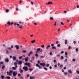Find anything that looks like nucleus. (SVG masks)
Here are the masks:
<instances>
[{"mask_svg": "<svg viewBox=\"0 0 79 79\" xmlns=\"http://www.w3.org/2000/svg\"><path fill=\"white\" fill-rule=\"evenodd\" d=\"M12 73H13V70H10L9 72H8V71H7L6 72V73L7 75L9 76H11L12 75Z\"/></svg>", "mask_w": 79, "mask_h": 79, "instance_id": "f257e3e1", "label": "nucleus"}, {"mask_svg": "<svg viewBox=\"0 0 79 79\" xmlns=\"http://www.w3.org/2000/svg\"><path fill=\"white\" fill-rule=\"evenodd\" d=\"M17 74H18V72H17V71H15L12 73V74L14 77H15V76H16Z\"/></svg>", "mask_w": 79, "mask_h": 79, "instance_id": "f03ea898", "label": "nucleus"}, {"mask_svg": "<svg viewBox=\"0 0 79 79\" xmlns=\"http://www.w3.org/2000/svg\"><path fill=\"white\" fill-rule=\"evenodd\" d=\"M30 64H31L30 63H27V62H26V63H25V64H24L25 65L28 66V67H29V68L31 67Z\"/></svg>", "mask_w": 79, "mask_h": 79, "instance_id": "7ed1b4c3", "label": "nucleus"}, {"mask_svg": "<svg viewBox=\"0 0 79 79\" xmlns=\"http://www.w3.org/2000/svg\"><path fill=\"white\" fill-rule=\"evenodd\" d=\"M23 69L25 70V71H28V68L27 67H23Z\"/></svg>", "mask_w": 79, "mask_h": 79, "instance_id": "20e7f679", "label": "nucleus"}, {"mask_svg": "<svg viewBox=\"0 0 79 79\" xmlns=\"http://www.w3.org/2000/svg\"><path fill=\"white\" fill-rule=\"evenodd\" d=\"M7 24L9 25V26L10 25H13V22H12L10 23V21L7 22Z\"/></svg>", "mask_w": 79, "mask_h": 79, "instance_id": "39448f33", "label": "nucleus"}, {"mask_svg": "<svg viewBox=\"0 0 79 79\" xmlns=\"http://www.w3.org/2000/svg\"><path fill=\"white\" fill-rule=\"evenodd\" d=\"M51 46L52 47V49H56V48L55 47H54V44H52Z\"/></svg>", "mask_w": 79, "mask_h": 79, "instance_id": "423d86ee", "label": "nucleus"}, {"mask_svg": "<svg viewBox=\"0 0 79 79\" xmlns=\"http://www.w3.org/2000/svg\"><path fill=\"white\" fill-rule=\"evenodd\" d=\"M13 48V45H11V46L10 48V47H8L7 48V49H8V50H11V48Z\"/></svg>", "mask_w": 79, "mask_h": 79, "instance_id": "0eeeda50", "label": "nucleus"}, {"mask_svg": "<svg viewBox=\"0 0 79 79\" xmlns=\"http://www.w3.org/2000/svg\"><path fill=\"white\" fill-rule=\"evenodd\" d=\"M32 53H33V52L32 51H30V53L28 54V56H31V55H32Z\"/></svg>", "mask_w": 79, "mask_h": 79, "instance_id": "6e6552de", "label": "nucleus"}, {"mask_svg": "<svg viewBox=\"0 0 79 79\" xmlns=\"http://www.w3.org/2000/svg\"><path fill=\"white\" fill-rule=\"evenodd\" d=\"M36 67H38L39 68V69H42V67H40V66L39 65V64H36Z\"/></svg>", "mask_w": 79, "mask_h": 79, "instance_id": "1a4fd4ad", "label": "nucleus"}, {"mask_svg": "<svg viewBox=\"0 0 79 79\" xmlns=\"http://www.w3.org/2000/svg\"><path fill=\"white\" fill-rule=\"evenodd\" d=\"M5 61L6 63H8L9 62V59L8 58H6L5 60Z\"/></svg>", "mask_w": 79, "mask_h": 79, "instance_id": "9d476101", "label": "nucleus"}, {"mask_svg": "<svg viewBox=\"0 0 79 79\" xmlns=\"http://www.w3.org/2000/svg\"><path fill=\"white\" fill-rule=\"evenodd\" d=\"M40 65L41 66H45V63H40Z\"/></svg>", "mask_w": 79, "mask_h": 79, "instance_id": "9b49d317", "label": "nucleus"}, {"mask_svg": "<svg viewBox=\"0 0 79 79\" xmlns=\"http://www.w3.org/2000/svg\"><path fill=\"white\" fill-rule=\"evenodd\" d=\"M15 47L16 48V50H18V49L19 48V46L18 45H16L15 46Z\"/></svg>", "mask_w": 79, "mask_h": 79, "instance_id": "f8f14e48", "label": "nucleus"}, {"mask_svg": "<svg viewBox=\"0 0 79 79\" xmlns=\"http://www.w3.org/2000/svg\"><path fill=\"white\" fill-rule=\"evenodd\" d=\"M12 59L13 60H14V61H15L16 60V57L15 56H13L12 57Z\"/></svg>", "mask_w": 79, "mask_h": 79, "instance_id": "ddd939ff", "label": "nucleus"}, {"mask_svg": "<svg viewBox=\"0 0 79 79\" xmlns=\"http://www.w3.org/2000/svg\"><path fill=\"white\" fill-rule=\"evenodd\" d=\"M19 71L20 73H23V70H22L21 69H19Z\"/></svg>", "mask_w": 79, "mask_h": 79, "instance_id": "4468645a", "label": "nucleus"}, {"mask_svg": "<svg viewBox=\"0 0 79 79\" xmlns=\"http://www.w3.org/2000/svg\"><path fill=\"white\" fill-rule=\"evenodd\" d=\"M50 48V45H48V46H47L46 47V49L47 50H48V49H49V48Z\"/></svg>", "mask_w": 79, "mask_h": 79, "instance_id": "2eb2a0df", "label": "nucleus"}, {"mask_svg": "<svg viewBox=\"0 0 79 79\" xmlns=\"http://www.w3.org/2000/svg\"><path fill=\"white\" fill-rule=\"evenodd\" d=\"M14 25V26H16V25H17V26H19V24L18 23H15Z\"/></svg>", "mask_w": 79, "mask_h": 79, "instance_id": "dca6fc26", "label": "nucleus"}, {"mask_svg": "<svg viewBox=\"0 0 79 79\" xmlns=\"http://www.w3.org/2000/svg\"><path fill=\"white\" fill-rule=\"evenodd\" d=\"M28 59H29V57H27L26 58H25V61H28Z\"/></svg>", "mask_w": 79, "mask_h": 79, "instance_id": "f3484780", "label": "nucleus"}, {"mask_svg": "<svg viewBox=\"0 0 79 79\" xmlns=\"http://www.w3.org/2000/svg\"><path fill=\"white\" fill-rule=\"evenodd\" d=\"M48 5H51V4H53V2H48Z\"/></svg>", "mask_w": 79, "mask_h": 79, "instance_id": "a211bd4d", "label": "nucleus"}, {"mask_svg": "<svg viewBox=\"0 0 79 79\" xmlns=\"http://www.w3.org/2000/svg\"><path fill=\"white\" fill-rule=\"evenodd\" d=\"M34 79V77H32V76H30V79Z\"/></svg>", "mask_w": 79, "mask_h": 79, "instance_id": "6ab92c4d", "label": "nucleus"}, {"mask_svg": "<svg viewBox=\"0 0 79 79\" xmlns=\"http://www.w3.org/2000/svg\"><path fill=\"white\" fill-rule=\"evenodd\" d=\"M19 24H24V22H22L21 21H20L19 22Z\"/></svg>", "mask_w": 79, "mask_h": 79, "instance_id": "aec40b11", "label": "nucleus"}, {"mask_svg": "<svg viewBox=\"0 0 79 79\" xmlns=\"http://www.w3.org/2000/svg\"><path fill=\"white\" fill-rule=\"evenodd\" d=\"M23 63V62H22V61H19V64H22Z\"/></svg>", "mask_w": 79, "mask_h": 79, "instance_id": "412c9836", "label": "nucleus"}, {"mask_svg": "<svg viewBox=\"0 0 79 79\" xmlns=\"http://www.w3.org/2000/svg\"><path fill=\"white\" fill-rule=\"evenodd\" d=\"M69 72L70 74H71V73H72V71H71V70H70V69L69 70Z\"/></svg>", "mask_w": 79, "mask_h": 79, "instance_id": "4be33fe9", "label": "nucleus"}, {"mask_svg": "<svg viewBox=\"0 0 79 79\" xmlns=\"http://www.w3.org/2000/svg\"><path fill=\"white\" fill-rule=\"evenodd\" d=\"M12 69L13 70H16V68L15 67H12Z\"/></svg>", "mask_w": 79, "mask_h": 79, "instance_id": "5701e85b", "label": "nucleus"}, {"mask_svg": "<svg viewBox=\"0 0 79 79\" xmlns=\"http://www.w3.org/2000/svg\"><path fill=\"white\" fill-rule=\"evenodd\" d=\"M9 11H10V10H8V9H7L6 10V13H8V12H9Z\"/></svg>", "mask_w": 79, "mask_h": 79, "instance_id": "b1692460", "label": "nucleus"}, {"mask_svg": "<svg viewBox=\"0 0 79 79\" xmlns=\"http://www.w3.org/2000/svg\"><path fill=\"white\" fill-rule=\"evenodd\" d=\"M6 54H9V52L8 51V49H6Z\"/></svg>", "mask_w": 79, "mask_h": 79, "instance_id": "393cba45", "label": "nucleus"}, {"mask_svg": "<svg viewBox=\"0 0 79 79\" xmlns=\"http://www.w3.org/2000/svg\"><path fill=\"white\" fill-rule=\"evenodd\" d=\"M35 42V40H32L31 41V43H34Z\"/></svg>", "mask_w": 79, "mask_h": 79, "instance_id": "a878e982", "label": "nucleus"}, {"mask_svg": "<svg viewBox=\"0 0 79 79\" xmlns=\"http://www.w3.org/2000/svg\"><path fill=\"white\" fill-rule=\"evenodd\" d=\"M40 50V48H38L37 49L36 51L37 52H39Z\"/></svg>", "mask_w": 79, "mask_h": 79, "instance_id": "bb28decb", "label": "nucleus"}, {"mask_svg": "<svg viewBox=\"0 0 79 79\" xmlns=\"http://www.w3.org/2000/svg\"><path fill=\"white\" fill-rule=\"evenodd\" d=\"M60 58L61 60H63L64 57H63V56H61Z\"/></svg>", "mask_w": 79, "mask_h": 79, "instance_id": "cd10ccee", "label": "nucleus"}, {"mask_svg": "<svg viewBox=\"0 0 79 79\" xmlns=\"http://www.w3.org/2000/svg\"><path fill=\"white\" fill-rule=\"evenodd\" d=\"M5 76H4L3 75H1V78H2V79H3V78H4Z\"/></svg>", "mask_w": 79, "mask_h": 79, "instance_id": "c85d7f7f", "label": "nucleus"}, {"mask_svg": "<svg viewBox=\"0 0 79 79\" xmlns=\"http://www.w3.org/2000/svg\"><path fill=\"white\" fill-rule=\"evenodd\" d=\"M6 79H10V77H9V76H7L6 77Z\"/></svg>", "mask_w": 79, "mask_h": 79, "instance_id": "c756f323", "label": "nucleus"}, {"mask_svg": "<svg viewBox=\"0 0 79 79\" xmlns=\"http://www.w3.org/2000/svg\"><path fill=\"white\" fill-rule=\"evenodd\" d=\"M19 28L20 29H22L23 28V26L22 25H21L19 27Z\"/></svg>", "mask_w": 79, "mask_h": 79, "instance_id": "7c9ffc66", "label": "nucleus"}, {"mask_svg": "<svg viewBox=\"0 0 79 79\" xmlns=\"http://www.w3.org/2000/svg\"><path fill=\"white\" fill-rule=\"evenodd\" d=\"M29 70H30V71L31 72V71H32V70H33V69L31 68H30L29 69Z\"/></svg>", "mask_w": 79, "mask_h": 79, "instance_id": "2f4dec72", "label": "nucleus"}, {"mask_svg": "<svg viewBox=\"0 0 79 79\" xmlns=\"http://www.w3.org/2000/svg\"><path fill=\"white\" fill-rule=\"evenodd\" d=\"M71 48V46H69L68 47V49H69V50H70Z\"/></svg>", "mask_w": 79, "mask_h": 79, "instance_id": "473e14b6", "label": "nucleus"}, {"mask_svg": "<svg viewBox=\"0 0 79 79\" xmlns=\"http://www.w3.org/2000/svg\"><path fill=\"white\" fill-rule=\"evenodd\" d=\"M4 68H5V66L4 65H3L2 66V69H4Z\"/></svg>", "mask_w": 79, "mask_h": 79, "instance_id": "72a5a7b5", "label": "nucleus"}, {"mask_svg": "<svg viewBox=\"0 0 79 79\" xmlns=\"http://www.w3.org/2000/svg\"><path fill=\"white\" fill-rule=\"evenodd\" d=\"M60 46H61V45H60V44H57V47H60Z\"/></svg>", "mask_w": 79, "mask_h": 79, "instance_id": "f704fd0d", "label": "nucleus"}, {"mask_svg": "<svg viewBox=\"0 0 79 79\" xmlns=\"http://www.w3.org/2000/svg\"><path fill=\"white\" fill-rule=\"evenodd\" d=\"M41 47L42 48H44V47H45V46H44V45H42Z\"/></svg>", "mask_w": 79, "mask_h": 79, "instance_id": "c9c22d12", "label": "nucleus"}, {"mask_svg": "<svg viewBox=\"0 0 79 79\" xmlns=\"http://www.w3.org/2000/svg\"><path fill=\"white\" fill-rule=\"evenodd\" d=\"M50 20H53V17H50Z\"/></svg>", "mask_w": 79, "mask_h": 79, "instance_id": "e433bc0d", "label": "nucleus"}, {"mask_svg": "<svg viewBox=\"0 0 79 79\" xmlns=\"http://www.w3.org/2000/svg\"><path fill=\"white\" fill-rule=\"evenodd\" d=\"M17 64H18V63H17V62H15L14 63V65H17Z\"/></svg>", "mask_w": 79, "mask_h": 79, "instance_id": "4c0bfd02", "label": "nucleus"}, {"mask_svg": "<svg viewBox=\"0 0 79 79\" xmlns=\"http://www.w3.org/2000/svg\"><path fill=\"white\" fill-rule=\"evenodd\" d=\"M31 5H34V3L32 1H31Z\"/></svg>", "mask_w": 79, "mask_h": 79, "instance_id": "58836bf2", "label": "nucleus"}, {"mask_svg": "<svg viewBox=\"0 0 79 79\" xmlns=\"http://www.w3.org/2000/svg\"><path fill=\"white\" fill-rule=\"evenodd\" d=\"M72 61H74V62L75 61H76V60H75V59H73L72 60Z\"/></svg>", "mask_w": 79, "mask_h": 79, "instance_id": "ea45409f", "label": "nucleus"}, {"mask_svg": "<svg viewBox=\"0 0 79 79\" xmlns=\"http://www.w3.org/2000/svg\"><path fill=\"white\" fill-rule=\"evenodd\" d=\"M15 10L17 11H18V8H16Z\"/></svg>", "mask_w": 79, "mask_h": 79, "instance_id": "a19ab883", "label": "nucleus"}, {"mask_svg": "<svg viewBox=\"0 0 79 79\" xmlns=\"http://www.w3.org/2000/svg\"><path fill=\"white\" fill-rule=\"evenodd\" d=\"M65 44H67V40H65Z\"/></svg>", "mask_w": 79, "mask_h": 79, "instance_id": "79ce46f5", "label": "nucleus"}, {"mask_svg": "<svg viewBox=\"0 0 79 79\" xmlns=\"http://www.w3.org/2000/svg\"><path fill=\"white\" fill-rule=\"evenodd\" d=\"M64 73L65 75H67V72H64Z\"/></svg>", "mask_w": 79, "mask_h": 79, "instance_id": "37998d69", "label": "nucleus"}, {"mask_svg": "<svg viewBox=\"0 0 79 79\" xmlns=\"http://www.w3.org/2000/svg\"><path fill=\"white\" fill-rule=\"evenodd\" d=\"M40 52L41 53H42V52H43V50L42 49H40Z\"/></svg>", "mask_w": 79, "mask_h": 79, "instance_id": "c03bdc74", "label": "nucleus"}, {"mask_svg": "<svg viewBox=\"0 0 79 79\" xmlns=\"http://www.w3.org/2000/svg\"><path fill=\"white\" fill-rule=\"evenodd\" d=\"M37 62H38V64H40V61L39 60H38Z\"/></svg>", "mask_w": 79, "mask_h": 79, "instance_id": "a18cd8bd", "label": "nucleus"}, {"mask_svg": "<svg viewBox=\"0 0 79 79\" xmlns=\"http://www.w3.org/2000/svg\"><path fill=\"white\" fill-rule=\"evenodd\" d=\"M60 24H61V25H64V23H63L62 22L60 23Z\"/></svg>", "mask_w": 79, "mask_h": 79, "instance_id": "49530a36", "label": "nucleus"}, {"mask_svg": "<svg viewBox=\"0 0 79 79\" xmlns=\"http://www.w3.org/2000/svg\"><path fill=\"white\" fill-rule=\"evenodd\" d=\"M0 64H3V62H1L0 63Z\"/></svg>", "mask_w": 79, "mask_h": 79, "instance_id": "de8ad7c7", "label": "nucleus"}, {"mask_svg": "<svg viewBox=\"0 0 79 79\" xmlns=\"http://www.w3.org/2000/svg\"><path fill=\"white\" fill-rule=\"evenodd\" d=\"M44 69L46 70V71H47V68H45V67H44Z\"/></svg>", "mask_w": 79, "mask_h": 79, "instance_id": "09e8293b", "label": "nucleus"}, {"mask_svg": "<svg viewBox=\"0 0 79 79\" xmlns=\"http://www.w3.org/2000/svg\"><path fill=\"white\" fill-rule=\"evenodd\" d=\"M35 56L38 57V55L37 54H35Z\"/></svg>", "mask_w": 79, "mask_h": 79, "instance_id": "8fccbe9b", "label": "nucleus"}, {"mask_svg": "<svg viewBox=\"0 0 79 79\" xmlns=\"http://www.w3.org/2000/svg\"><path fill=\"white\" fill-rule=\"evenodd\" d=\"M23 53H26V51L24 50V51H23Z\"/></svg>", "mask_w": 79, "mask_h": 79, "instance_id": "3c124183", "label": "nucleus"}, {"mask_svg": "<svg viewBox=\"0 0 79 79\" xmlns=\"http://www.w3.org/2000/svg\"><path fill=\"white\" fill-rule=\"evenodd\" d=\"M76 52H78V49L77 48H76Z\"/></svg>", "mask_w": 79, "mask_h": 79, "instance_id": "603ef678", "label": "nucleus"}, {"mask_svg": "<svg viewBox=\"0 0 79 79\" xmlns=\"http://www.w3.org/2000/svg\"><path fill=\"white\" fill-rule=\"evenodd\" d=\"M65 55H68V53L67 52H65Z\"/></svg>", "mask_w": 79, "mask_h": 79, "instance_id": "864d4df0", "label": "nucleus"}, {"mask_svg": "<svg viewBox=\"0 0 79 79\" xmlns=\"http://www.w3.org/2000/svg\"><path fill=\"white\" fill-rule=\"evenodd\" d=\"M59 43V42L58 41H57L56 42V44H58Z\"/></svg>", "mask_w": 79, "mask_h": 79, "instance_id": "5fc2aeb1", "label": "nucleus"}, {"mask_svg": "<svg viewBox=\"0 0 79 79\" xmlns=\"http://www.w3.org/2000/svg\"><path fill=\"white\" fill-rule=\"evenodd\" d=\"M19 59H21V58H22V56H19Z\"/></svg>", "mask_w": 79, "mask_h": 79, "instance_id": "6e6d98bb", "label": "nucleus"}, {"mask_svg": "<svg viewBox=\"0 0 79 79\" xmlns=\"http://www.w3.org/2000/svg\"><path fill=\"white\" fill-rule=\"evenodd\" d=\"M50 55H51V56L52 55V52H50Z\"/></svg>", "mask_w": 79, "mask_h": 79, "instance_id": "4d7b16f0", "label": "nucleus"}, {"mask_svg": "<svg viewBox=\"0 0 79 79\" xmlns=\"http://www.w3.org/2000/svg\"><path fill=\"white\" fill-rule=\"evenodd\" d=\"M63 67V65H60V68H62Z\"/></svg>", "mask_w": 79, "mask_h": 79, "instance_id": "13d9d810", "label": "nucleus"}, {"mask_svg": "<svg viewBox=\"0 0 79 79\" xmlns=\"http://www.w3.org/2000/svg\"><path fill=\"white\" fill-rule=\"evenodd\" d=\"M56 60H53V62H54V63H56Z\"/></svg>", "mask_w": 79, "mask_h": 79, "instance_id": "bf43d9fd", "label": "nucleus"}, {"mask_svg": "<svg viewBox=\"0 0 79 79\" xmlns=\"http://www.w3.org/2000/svg\"><path fill=\"white\" fill-rule=\"evenodd\" d=\"M74 44H76V41H73Z\"/></svg>", "mask_w": 79, "mask_h": 79, "instance_id": "052dcab7", "label": "nucleus"}, {"mask_svg": "<svg viewBox=\"0 0 79 79\" xmlns=\"http://www.w3.org/2000/svg\"><path fill=\"white\" fill-rule=\"evenodd\" d=\"M67 60H68L67 59H66L65 60V62H67Z\"/></svg>", "mask_w": 79, "mask_h": 79, "instance_id": "680f3d73", "label": "nucleus"}, {"mask_svg": "<svg viewBox=\"0 0 79 79\" xmlns=\"http://www.w3.org/2000/svg\"><path fill=\"white\" fill-rule=\"evenodd\" d=\"M21 75V74H19V73L18 74V76H20Z\"/></svg>", "mask_w": 79, "mask_h": 79, "instance_id": "e2e57ef3", "label": "nucleus"}, {"mask_svg": "<svg viewBox=\"0 0 79 79\" xmlns=\"http://www.w3.org/2000/svg\"><path fill=\"white\" fill-rule=\"evenodd\" d=\"M61 70L62 71V72L63 73L64 72V70H63V69H62Z\"/></svg>", "mask_w": 79, "mask_h": 79, "instance_id": "0e129e2a", "label": "nucleus"}, {"mask_svg": "<svg viewBox=\"0 0 79 79\" xmlns=\"http://www.w3.org/2000/svg\"><path fill=\"white\" fill-rule=\"evenodd\" d=\"M60 31V28H59L58 29V31Z\"/></svg>", "mask_w": 79, "mask_h": 79, "instance_id": "69168bd1", "label": "nucleus"}, {"mask_svg": "<svg viewBox=\"0 0 79 79\" xmlns=\"http://www.w3.org/2000/svg\"><path fill=\"white\" fill-rule=\"evenodd\" d=\"M64 53V51H62L61 52V53Z\"/></svg>", "mask_w": 79, "mask_h": 79, "instance_id": "338daca9", "label": "nucleus"}, {"mask_svg": "<svg viewBox=\"0 0 79 79\" xmlns=\"http://www.w3.org/2000/svg\"><path fill=\"white\" fill-rule=\"evenodd\" d=\"M47 67H48V66H49V64H47Z\"/></svg>", "mask_w": 79, "mask_h": 79, "instance_id": "774afa93", "label": "nucleus"}]
</instances>
